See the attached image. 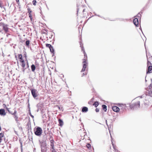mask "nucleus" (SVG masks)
Here are the masks:
<instances>
[{"label":"nucleus","mask_w":152,"mask_h":152,"mask_svg":"<svg viewBox=\"0 0 152 152\" xmlns=\"http://www.w3.org/2000/svg\"><path fill=\"white\" fill-rule=\"evenodd\" d=\"M17 58L19 61L21 63V66L24 69L25 67V62L23 58V56L21 54H18L17 56H15V58L16 60H17Z\"/></svg>","instance_id":"nucleus-1"},{"label":"nucleus","mask_w":152,"mask_h":152,"mask_svg":"<svg viewBox=\"0 0 152 152\" xmlns=\"http://www.w3.org/2000/svg\"><path fill=\"white\" fill-rule=\"evenodd\" d=\"M35 134L36 135L38 136L41 135L42 132V128L39 127H37L36 128L34 129Z\"/></svg>","instance_id":"nucleus-2"},{"label":"nucleus","mask_w":152,"mask_h":152,"mask_svg":"<svg viewBox=\"0 0 152 152\" xmlns=\"http://www.w3.org/2000/svg\"><path fill=\"white\" fill-rule=\"evenodd\" d=\"M146 89L147 94L150 96H152V84H151Z\"/></svg>","instance_id":"nucleus-3"},{"label":"nucleus","mask_w":152,"mask_h":152,"mask_svg":"<svg viewBox=\"0 0 152 152\" xmlns=\"http://www.w3.org/2000/svg\"><path fill=\"white\" fill-rule=\"evenodd\" d=\"M140 102L138 101L134 103L130 104V107L132 109L135 108L139 107H140Z\"/></svg>","instance_id":"nucleus-4"},{"label":"nucleus","mask_w":152,"mask_h":152,"mask_svg":"<svg viewBox=\"0 0 152 152\" xmlns=\"http://www.w3.org/2000/svg\"><path fill=\"white\" fill-rule=\"evenodd\" d=\"M0 26L3 27V29L4 30L5 32L7 33L8 31V28L7 27V26L4 23H0Z\"/></svg>","instance_id":"nucleus-5"},{"label":"nucleus","mask_w":152,"mask_h":152,"mask_svg":"<svg viewBox=\"0 0 152 152\" xmlns=\"http://www.w3.org/2000/svg\"><path fill=\"white\" fill-rule=\"evenodd\" d=\"M53 33L52 32H47V33H43V35L46 36V37L47 38H52L53 36L52 34Z\"/></svg>","instance_id":"nucleus-6"},{"label":"nucleus","mask_w":152,"mask_h":152,"mask_svg":"<svg viewBox=\"0 0 152 152\" xmlns=\"http://www.w3.org/2000/svg\"><path fill=\"white\" fill-rule=\"evenodd\" d=\"M87 61H86V59H83V68L81 70V72H84L86 70L87 67Z\"/></svg>","instance_id":"nucleus-7"},{"label":"nucleus","mask_w":152,"mask_h":152,"mask_svg":"<svg viewBox=\"0 0 152 152\" xmlns=\"http://www.w3.org/2000/svg\"><path fill=\"white\" fill-rule=\"evenodd\" d=\"M33 96L35 98L37 96V90L35 89H32L31 90Z\"/></svg>","instance_id":"nucleus-8"},{"label":"nucleus","mask_w":152,"mask_h":152,"mask_svg":"<svg viewBox=\"0 0 152 152\" xmlns=\"http://www.w3.org/2000/svg\"><path fill=\"white\" fill-rule=\"evenodd\" d=\"M28 12V13L29 17L30 18V19L31 21L32 20V17L31 13L32 11L29 7L27 8Z\"/></svg>","instance_id":"nucleus-9"},{"label":"nucleus","mask_w":152,"mask_h":152,"mask_svg":"<svg viewBox=\"0 0 152 152\" xmlns=\"http://www.w3.org/2000/svg\"><path fill=\"white\" fill-rule=\"evenodd\" d=\"M80 46H81V48L82 50V51L83 52V54H84V58L83 59H85L86 61H87V54L86 53V52H85V50H84V49L83 48V47L82 46H81V45H80Z\"/></svg>","instance_id":"nucleus-10"},{"label":"nucleus","mask_w":152,"mask_h":152,"mask_svg":"<svg viewBox=\"0 0 152 152\" xmlns=\"http://www.w3.org/2000/svg\"><path fill=\"white\" fill-rule=\"evenodd\" d=\"M133 23L135 26L136 27H138L139 25V21L138 19L137 18H135L133 20Z\"/></svg>","instance_id":"nucleus-11"},{"label":"nucleus","mask_w":152,"mask_h":152,"mask_svg":"<svg viewBox=\"0 0 152 152\" xmlns=\"http://www.w3.org/2000/svg\"><path fill=\"white\" fill-rule=\"evenodd\" d=\"M119 107H120V108L124 110V109H126V104H119L118 105Z\"/></svg>","instance_id":"nucleus-12"},{"label":"nucleus","mask_w":152,"mask_h":152,"mask_svg":"<svg viewBox=\"0 0 152 152\" xmlns=\"http://www.w3.org/2000/svg\"><path fill=\"white\" fill-rule=\"evenodd\" d=\"M112 109L114 111L117 112L119 111L120 108L116 106H113Z\"/></svg>","instance_id":"nucleus-13"},{"label":"nucleus","mask_w":152,"mask_h":152,"mask_svg":"<svg viewBox=\"0 0 152 152\" xmlns=\"http://www.w3.org/2000/svg\"><path fill=\"white\" fill-rule=\"evenodd\" d=\"M0 115L3 116H4L6 115V113L4 109H0Z\"/></svg>","instance_id":"nucleus-14"},{"label":"nucleus","mask_w":152,"mask_h":152,"mask_svg":"<svg viewBox=\"0 0 152 152\" xmlns=\"http://www.w3.org/2000/svg\"><path fill=\"white\" fill-rule=\"evenodd\" d=\"M152 72V66H149L148 67V71L147 72V73H151Z\"/></svg>","instance_id":"nucleus-15"},{"label":"nucleus","mask_w":152,"mask_h":152,"mask_svg":"<svg viewBox=\"0 0 152 152\" xmlns=\"http://www.w3.org/2000/svg\"><path fill=\"white\" fill-rule=\"evenodd\" d=\"M4 136V132H1L0 133V143L1 142L2 139V138Z\"/></svg>","instance_id":"nucleus-16"},{"label":"nucleus","mask_w":152,"mask_h":152,"mask_svg":"<svg viewBox=\"0 0 152 152\" xmlns=\"http://www.w3.org/2000/svg\"><path fill=\"white\" fill-rule=\"evenodd\" d=\"M58 121L59 123V125L61 126H62L64 124V123L62 120L61 119H59L58 120Z\"/></svg>","instance_id":"nucleus-17"},{"label":"nucleus","mask_w":152,"mask_h":152,"mask_svg":"<svg viewBox=\"0 0 152 152\" xmlns=\"http://www.w3.org/2000/svg\"><path fill=\"white\" fill-rule=\"evenodd\" d=\"M88 111V108L87 107H84L82 109V111L83 112H86Z\"/></svg>","instance_id":"nucleus-18"},{"label":"nucleus","mask_w":152,"mask_h":152,"mask_svg":"<svg viewBox=\"0 0 152 152\" xmlns=\"http://www.w3.org/2000/svg\"><path fill=\"white\" fill-rule=\"evenodd\" d=\"M31 70L33 72H34L35 70L36 69V67L34 65L32 64V65H31Z\"/></svg>","instance_id":"nucleus-19"},{"label":"nucleus","mask_w":152,"mask_h":152,"mask_svg":"<svg viewBox=\"0 0 152 152\" xmlns=\"http://www.w3.org/2000/svg\"><path fill=\"white\" fill-rule=\"evenodd\" d=\"M99 104L98 102H95L93 104V105L95 107H96L99 105Z\"/></svg>","instance_id":"nucleus-20"},{"label":"nucleus","mask_w":152,"mask_h":152,"mask_svg":"<svg viewBox=\"0 0 152 152\" xmlns=\"http://www.w3.org/2000/svg\"><path fill=\"white\" fill-rule=\"evenodd\" d=\"M102 107L103 110H104V111L105 112L107 110V106L103 104L102 105Z\"/></svg>","instance_id":"nucleus-21"},{"label":"nucleus","mask_w":152,"mask_h":152,"mask_svg":"<svg viewBox=\"0 0 152 152\" xmlns=\"http://www.w3.org/2000/svg\"><path fill=\"white\" fill-rule=\"evenodd\" d=\"M94 100V98H93L90 100V101L88 102V104H91L93 103Z\"/></svg>","instance_id":"nucleus-22"},{"label":"nucleus","mask_w":152,"mask_h":152,"mask_svg":"<svg viewBox=\"0 0 152 152\" xmlns=\"http://www.w3.org/2000/svg\"><path fill=\"white\" fill-rule=\"evenodd\" d=\"M9 113L12 114V115H15L16 114V111L15 110L14 112L13 113H12V112L10 111H9Z\"/></svg>","instance_id":"nucleus-23"},{"label":"nucleus","mask_w":152,"mask_h":152,"mask_svg":"<svg viewBox=\"0 0 152 152\" xmlns=\"http://www.w3.org/2000/svg\"><path fill=\"white\" fill-rule=\"evenodd\" d=\"M46 46L47 47L49 48L50 49V48H52V46L50 44H46Z\"/></svg>","instance_id":"nucleus-24"},{"label":"nucleus","mask_w":152,"mask_h":152,"mask_svg":"<svg viewBox=\"0 0 152 152\" xmlns=\"http://www.w3.org/2000/svg\"><path fill=\"white\" fill-rule=\"evenodd\" d=\"M86 146L88 148V149H90L91 148V145L89 143H87L86 145Z\"/></svg>","instance_id":"nucleus-25"},{"label":"nucleus","mask_w":152,"mask_h":152,"mask_svg":"<svg viewBox=\"0 0 152 152\" xmlns=\"http://www.w3.org/2000/svg\"><path fill=\"white\" fill-rule=\"evenodd\" d=\"M29 40H27L26 41V44L27 46H29Z\"/></svg>","instance_id":"nucleus-26"},{"label":"nucleus","mask_w":152,"mask_h":152,"mask_svg":"<svg viewBox=\"0 0 152 152\" xmlns=\"http://www.w3.org/2000/svg\"><path fill=\"white\" fill-rule=\"evenodd\" d=\"M50 145L51 146V148H55L54 143H50Z\"/></svg>","instance_id":"nucleus-27"},{"label":"nucleus","mask_w":152,"mask_h":152,"mask_svg":"<svg viewBox=\"0 0 152 152\" xmlns=\"http://www.w3.org/2000/svg\"><path fill=\"white\" fill-rule=\"evenodd\" d=\"M49 49L50 50V51L51 53H53L54 52V49L52 46V48H50Z\"/></svg>","instance_id":"nucleus-28"},{"label":"nucleus","mask_w":152,"mask_h":152,"mask_svg":"<svg viewBox=\"0 0 152 152\" xmlns=\"http://www.w3.org/2000/svg\"><path fill=\"white\" fill-rule=\"evenodd\" d=\"M33 4L34 5H36V3H37V1L36 0H33L32 1Z\"/></svg>","instance_id":"nucleus-29"},{"label":"nucleus","mask_w":152,"mask_h":152,"mask_svg":"<svg viewBox=\"0 0 152 152\" xmlns=\"http://www.w3.org/2000/svg\"><path fill=\"white\" fill-rule=\"evenodd\" d=\"M113 148L115 150V152H120L119 151H118L117 149L115 148V147L113 146Z\"/></svg>","instance_id":"nucleus-30"},{"label":"nucleus","mask_w":152,"mask_h":152,"mask_svg":"<svg viewBox=\"0 0 152 152\" xmlns=\"http://www.w3.org/2000/svg\"><path fill=\"white\" fill-rule=\"evenodd\" d=\"M52 150H51V152H56V151L55 149V148H51Z\"/></svg>","instance_id":"nucleus-31"},{"label":"nucleus","mask_w":152,"mask_h":152,"mask_svg":"<svg viewBox=\"0 0 152 152\" xmlns=\"http://www.w3.org/2000/svg\"><path fill=\"white\" fill-rule=\"evenodd\" d=\"M54 141L53 139H51V140H50V143H54Z\"/></svg>","instance_id":"nucleus-32"},{"label":"nucleus","mask_w":152,"mask_h":152,"mask_svg":"<svg viewBox=\"0 0 152 152\" xmlns=\"http://www.w3.org/2000/svg\"><path fill=\"white\" fill-rule=\"evenodd\" d=\"M15 116V119L16 121H17V119L18 118V117L16 115V114L15 115H14Z\"/></svg>","instance_id":"nucleus-33"},{"label":"nucleus","mask_w":152,"mask_h":152,"mask_svg":"<svg viewBox=\"0 0 152 152\" xmlns=\"http://www.w3.org/2000/svg\"><path fill=\"white\" fill-rule=\"evenodd\" d=\"M51 139H53V137L52 135H50V138H49V139L50 140Z\"/></svg>","instance_id":"nucleus-34"},{"label":"nucleus","mask_w":152,"mask_h":152,"mask_svg":"<svg viewBox=\"0 0 152 152\" xmlns=\"http://www.w3.org/2000/svg\"><path fill=\"white\" fill-rule=\"evenodd\" d=\"M95 111L96 112H98L99 111V109L98 108H96L95 109Z\"/></svg>","instance_id":"nucleus-35"},{"label":"nucleus","mask_w":152,"mask_h":152,"mask_svg":"<svg viewBox=\"0 0 152 152\" xmlns=\"http://www.w3.org/2000/svg\"><path fill=\"white\" fill-rule=\"evenodd\" d=\"M87 74V73H86L85 74H84V73H83V75H82V76H84V75H86Z\"/></svg>","instance_id":"nucleus-36"},{"label":"nucleus","mask_w":152,"mask_h":152,"mask_svg":"<svg viewBox=\"0 0 152 152\" xmlns=\"http://www.w3.org/2000/svg\"><path fill=\"white\" fill-rule=\"evenodd\" d=\"M16 2H17V4L19 5V0H16Z\"/></svg>","instance_id":"nucleus-37"},{"label":"nucleus","mask_w":152,"mask_h":152,"mask_svg":"<svg viewBox=\"0 0 152 152\" xmlns=\"http://www.w3.org/2000/svg\"><path fill=\"white\" fill-rule=\"evenodd\" d=\"M147 64H148V65H150V64H151V62H150L148 61V62L147 63Z\"/></svg>","instance_id":"nucleus-38"},{"label":"nucleus","mask_w":152,"mask_h":152,"mask_svg":"<svg viewBox=\"0 0 152 152\" xmlns=\"http://www.w3.org/2000/svg\"><path fill=\"white\" fill-rule=\"evenodd\" d=\"M6 109L8 111V112H9V111H10V110H9V108H7V107H6Z\"/></svg>","instance_id":"nucleus-39"},{"label":"nucleus","mask_w":152,"mask_h":152,"mask_svg":"<svg viewBox=\"0 0 152 152\" xmlns=\"http://www.w3.org/2000/svg\"><path fill=\"white\" fill-rule=\"evenodd\" d=\"M85 9H83V12L84 13V12H85Z\"/></svg>","instance_id":"nucleus-40"},{"label":"nucleus","mask_w":152,"mask_h":152,"mask_svg":"<svg viewBox=\"0 0 152 152\" xmlns=\"http://www.w3.org/2000/svg\"><path fill=\"white\" fill-rule=\"evenodd\" d=\"M106 124H107V120H106Z\"/></svg>","instance_id":"nucleus-41"},{"label":"nucleus","mask_w":152,"mask_h":152,"mask_svg":"<svg viewBox=\"0 0 152 152\" xmlns=\"http://www.w3.org/2000/svg\"><path fill=\"white\" fill-rule=\"evenodd\" d=\"M25 57L26 58V56H25Z\"/></svg>","instance_id":"nucleus-42"},{"label":"nucleus","mask_w":152,"mask_h":152,"mask_svg":"<svg viewBox=\"0 0 152 152\" xmlns=\"http://www.w3.org/2000/svg\"><path fill=\"white\" fill-rule=\"evenodd\" d=\"M7 37H8V35H7Z\"/></svg>","instance_id":"nucleus-43"}]
</instances>
